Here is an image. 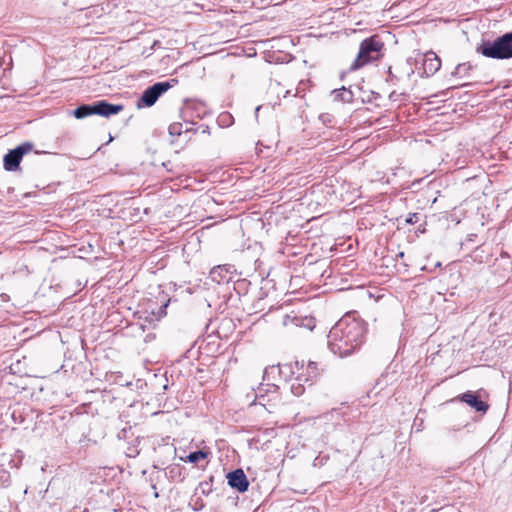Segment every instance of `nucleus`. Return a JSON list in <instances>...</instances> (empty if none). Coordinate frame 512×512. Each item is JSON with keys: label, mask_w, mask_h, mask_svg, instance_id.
Instances as JSON below:
<instances>
[{"label": "nucleus", "mask_w": 512, "mask_h": 512, "mask_svg": "<svg viewBox=\"0 0 512 512\" xmlns=\"http://www.w3.org/2000/svg\"><path fill=\"white\" fill-rule=\"evenodd\" d=\"M364 334L363 322L345 316L331 328L327 336L328 347L333 354L341 358L349 356L361 345Z\"/></svg>", "instance_id": "nucleus-1"}, {"label": "nucleus", "mask_w": 512, "mask_h": 512, "mask_svg": "<svg viewBox=\"0 0 512 512\" xmlns=\"http://www.w3.org/2000/svg\"><path fill=\"white\" fill-rule=\"evenodd\" d=\"M476 52L492 59L512 58V32L494 40H484L476 47Z\"/></svg>", "instance_id": "nucleus-2"}, {"label": "nucleus", "mask_w": 512, "mask_h": 512, "mask_svg": "<svg viewBox=\"0 0 512 512\" xmlns=\"http://www.w3.org/2000/svg\"><path fill=\"white\" fill-rule=\"evenodd\" d=\"M383 43L377 36H372L361 42L357 58L351 65V69H359L365 64L377 60L381 56Z\"/></svg>", "instance_id": "nucleus-3"}, {"label": "nucleus", "mask_w": 512, "mask_h": 512, "mask_svg": "<svg viewBox=\"0 0 512 512\" xmlns=\"http://www.w3.org/2000/svg\"><path fill=\"white\" fill-rule=\"evenodd\" d=\"M177 81L175 79L166 82H157L148 87L138 101V106L150 107L155 104L158 98L168 89L174 86Z\"/></svg>", "instance_id": "nucleus-4"}, {"label": "nucleus", "mask_w": 512, "mask_h": 512, "mask_svg": "<svg viewBox=\"0 0 512 512\" xmlns=\"http://www.w3.org/2000/svg\"><path fill=\"white\" fill-rule=\"evenodd\" d=\"M33 149L31 143H23L15 149L10 150L3 159L4 168L7 171H15L18 169L22 157Z\"/></svg>", "instance_id": "nucleus-5"}, {"label": "nucleus", "mask_w": 512, "mask_h": 512, "mask_svg": "<svg viewBox=\"0 0 512 512\" xmlns=\"http://www.w3.org/2000/svg\"><path fill=\"white\" fill-rule=\"evenodd\" d=\"M228 484L239 492L247 491L249 486L247 477L241 469H237L228 474Z\"/></svg>", "instance_id": "nucleus-6"}, {"label": "nucleus", "mask_w": 512, "mask_h": 512, "mask_svg": "<svg viewBox=\"0 0 512 512\" xmlns=\"http://www.w3.org/2000/svg\"><path fill=\"white\" fill-rule=\"evenodd\" d=\"M441 67V60L433 51L424 54L423 70L426 75L435 74Z\"/></svg>", "instance_id": "nucleus-7"}, {"label": "nucleus", "mask_w": 512, "mask_h": 512, "mask_svg": "<svg viewBox=\"0 0 512 512\" xmlns=\"http://www.w3.org/2000/svg\"><path fill=\"white\" fill-rule=\"evenodd\" d=\"M121 105L110 104L106 101H98L93 104L94 114L108 117L110 115L117 114L122 110Z\"/></svg>", "instance_id": "nucleus-8"}, {"label": "nucleus", "mask_w": 512, "mask_h": 512, "mask_svg": "<svg viewBox=\"0 0 512 512\" xmlns=\"http://www.w3.org/2000/svg\"><path fill=\"white\" fill-rule=\"evenodd\" d=\"M460 400L474 408L478 412L485 413L489 406L483 402L475 393L468 391L460 396Z\"/></svg>", "instance_id": "nucleus-9"}, {"label": "nucleus", "mask_w": 512, "mask_h": 512, "mask_svg": "<svg viewBox=\"0 0 512 512\" xmlns=\"http://www.w3.org/2000/svg\"><path fill=\"white\" fill-rule=\"evenodd\" d=\"M92 114H94L93 104L92 105H82V106H79L78 108H76L73 111V115L77 119H82V118H85V117L90 116Z\"/></svg>", "instance_id": "nucleus-10"}, {"label": "nucleus", "mask_w": 512, "mask_h": 512, "mask_svg": "<svg viewBox=\"0 0 512 512\" xmlns=\"http://www.w3.org/2000/svg\"><path fill=\"white\" fill-rule=\"evenodd\" d=\"M470 69H471V65L469 63H461L456 66L452 75L466 76Z\"/></svg>", "instance_id": "nucleus-11"}, {"label": "nucleus", "mask_w": 512, "mask_h": 512, "mask_svg": "<svg viewBox=\"0 0 512 512\" xmlns=\"http://www.w3.org/2000/svg\"><path fill=\"white\" fill-rule=\"evenodd\" d=\"M206 457H207V453L202 451V450H199V451H195V452L190 453L187 456V460L190 463H197L198 461H200L202 459H205Z\"/></svg>", "instance_id": "nucleus-12"}, {"label": "nucleus", "mask_w": 512, "mask_h": 512, "mask_svg": "<svg viewBox=\"0 0 512 512\" xmlns=\"http://www.w3.org/2000/svg\"><path fill=\"white\" fill-rule=\"evenodd\" d=\"M307 373H308V377L311 379L316 378L318 376L319 372H318L317 362H314V361L308 362Z\"/></svg>", "instance_id": "nucleus-13"}, {"label": "nucleus", "mask_w": 512, "mask_h": 512, "mask_svg": "<svg viewBox=\"0 0 512 512\" xmlns=\"http://www.w3.org/2000/svg\"><path fill=\"white\" fill-rule=\"evenodd\" d=\"M302 322H303V320L301 318L286 316L283 321V324L285 326H289V325L301 326Z\"/></svg>", "instance_id": "nucleus-14"}, {"label": "nucleus", "mask_w": 512, "mask_h": 512, "mask_svg": "<svg viewBox=\"0 0 512 512\" xmlns=\"http://www.w3.org/2000/svg\"><path fill=\"white\" fill-rule=\"evenodd\" d=\"M418 220H419V215L417 213H412L408 216V218L406 219V222L409 224H415L418 222Z\"/></svg>", "instance_id": "nucleus-15"}, {"label": "nucleus", "mask_w": 512, "mask_h": 512, "mask_svg": "<svg viewBox=\"0 0 512 512\" xmlns=\"http://www.w3.org/2000/svg\"><path fill=\"white\" fill-rule=\"evenodd\" d=\"M177 126L176 125H171L170 126V134H180V131H177Z\"/></svg>", "instance_id": "nucleus-16"}, {"label": "nucleus", "mask_w": 512, "mask_h": 512, "mask_svg": "<svg viewBox=\"0 0 512 512\" xmlns=\"http://www.w3.org/2000/svg\"><path fill=\"white\" fill-rule=\"evenodd\" d=\"M290 94V91L289 90H286L283 97L286 98L288 95Z\"/></svg>", "instance_id": "nucleus-17"}, {"label": "nucleus", "mask_w": 512, "mask_h": 512, "mask_svg": "<svg viewBox=\"0 0 512 512\" xmlns=\"http://www.w3.org/2000/svg\"><path fill=\"white\" fill-rule=\"evenodd\" d=\"M215 273H216V268H213V269L211 270V275H212V276H214V274H215Z\"/></svg>", "instance_id": "nucleus-18"}]
</instances>
